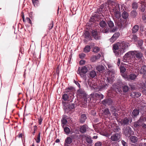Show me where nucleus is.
I'll list each match as a JSON object with an SVG mask.
<instances>
[{"label":"nucleus","instance_id":"f257e3e1","mask_svg":"<svg viewBox=\"0 0 146 146\" xmlns=\"http://www.w3.org/2000/svg\"><path fill=\"white\" fill-rule=\"evenodd\" d=\"M129 44L123 41L115 44L113 45V50L115 55L120 56L126 52Z\"/></svg>","mask_w":146,"mask_h":146},{"label":"nucleus","instance_id":"f03ea898","mask_svg":"<svg viewBox=\"0 0 146 146\" xmlns=\"http://www.w3.org/2000/svg\"><path fill=\"white\" fill-rule=\"evenodd\" d=\"M111 5L112 6V9L113 12L114 13V15L116 18L117 19L118 22L115 21V23H117V26L121 27L123 24V22L120 21H121V19H119L121 16V14L120 12L119 5V4L116 3L114 1H112L111 2Z\"/></svg>","mask_w":146,"mask_h":146},{"label":"nucleus","instance_id":"7ed1b4c3","mask_svg":"<svg viewBox=\"0 0 146 146\" xmlns=\"http://www.w3.org/2000/svg\"><path fill=\"white\" fill-rule=\"evenodd\" d=\"M107 65L109 68L110 69V70H109L107 72L108 75L107 77V80L108 82L110 84L112 83L115 80V72L114 70H111V68L112 67V65L109 63L107 64Z\"/></svg>","mask_w":146,"mask_h":146},{"label":"nucleus","instance_id":"20e7f679","mask_svg":"<svg viewBox=\"0 0 146 146\" xmlns=\"http://www.w3.org/2000/svg\"><path fill=\"white\" fill-rule=\"evenodd\" d=\"M91 67V65H89L82 67L81 68L80 67H79L77 71V73L82 77L84 78L85 76V74L87 72L88 70H89Z\"/></svg>","mask_w":146,"mask_h":146},{"label":"nucleus","instance_id":"39448f33","mask_svg":"<svg viewBox=\"0 0 146 146\" xmlns=\"http://www.w3.org/2000/svg\"><path fill=\"white\" fill-rule=\"evenodd\" d=\"M138 74H135L132 73L129 75H126L124 74H122V76L125 79L128 81L132 80L134 81L137 78Z\"/></svg>","mask_w":146,"mask_h":146},{"label":"nucleus","instance_id":"423d86ee","mask_svg":"<svg viewBox=\"0 0 146 146\" xmlns=\"http://www.w3.org/2000/svg\"><path fill=\"white\" fill-rule=\"evenodd\" d=\"M133 51L128 52L126 53L123 57V61L124 62H129V60L131 58H133Z\"/></svg>","mask_w":146,"mask_h":146},{"label":"nucleus","instance_id":"0eeeda50","mask_svg":"<svg viewBox=\"0 0 146 146\" xmlns=\"http://www.w3.org/2000/svg\"><path fill=\"white\" fill-rule=\"evenodd\" d=\"M120 135L119 133H115L113 134L111 136V139L113 141H119L120 140Z\"/></svg>","mask_w":146,"mask_h":146},{"label":"nucleus","instance_id":"6e6552de","mask_svg":"<svg viewBox=\"0 0 146 146\" xmlns=\"http://www.w3.org/2000/svg\"><path fill=\"white\" fill-rule=\"evenodd\" d=\"M102 115L103 116L104 118H107L109 116H110L111 113L108 108H106L102 110Z\"/></svg>","mask_w":146,"mask_h":146},{"label":"nucleus","instance_id":"1a4fd4ad","mask_svg":"<svg viewBox=\"0 0 146 146\" xmlns=\"http://www.w3.org/2000/svg\"><path fill=\"white\" fill-rule=\"evenodd\" d=\"M133 57H135V55L136 57L138 59H142V58L143 57V53L138 51L134 50L133 51Z\"/></svg>","mask_w":146,"mask_h":146},{"label":"nucleus","instance_id":"9d476101","mask_svg":"<svg viewBox=\"0 0 146 146\" xmlns=\"http://www.w3.org/2000/svg\"><path fill=\"white\" fill-rule=\"evenodd\" d=\"M120 35L119 33L118 32L115 33L109 39V41L112 43L113 42L119 37Z\"/></svg>","mask_w":146,"mask_h":146},{"label":"nucleus","instance_id":"9b49d317","mask_svg":"<svg viewBox=\"0 0 146 146\" xmlns=\"http://www.w3.org/2000/svg\"><path fill=\"white\" fill-rule=\"evenodd\" d=\"M102 103L103 105L105 106H106L107 105H110L113 103V100L110 98L107 99L103 100L102 101Z\"/></svg>","mask_w":146,"mask_h":146},{"label":"nucleus","instance_id":"f8f14e48","mask_svg":"<svg viewBox=\"0 0 146 146\" xmlns=\"http://www.w3.org/2000/svg\"><path fill=\"white\" fill-rule=\"evenodd\" d=\"M92 35L96 40H98L100 39V33L96 31L93 30L92 32Z\"/></svg>","mask_w":146,"mask_h":146},{"label":"nucleus","instance_id":"ddd939ff","mask_svg":"<svg viewBox=\"0 0 146 146\" xmlns=\"http://www.w3.org/2000/svg\"><path fill=\"white\" fill-rule=\"evenodd\" d=\"M129 119L127 117L124 118L119 121V123L123 126L125 125H127L129 124Z\"/></svg>","mask_w":146,"mask_h":146},{"label":"nucleus","instance_id":"4468645a","mask_svg":"<svg viewBox=\"0 0 146 146\" xmlns=\"http://www.w3.org/2000/svg\"><path fill=\"white\" fill-rule=\"evenodd\" d=\"M124 133L126 135H127L128 134L131 135L133 133L131 128L129 126L126 127L125 128Z\"/></svg>","mask_w":146,"mask_h":146},{"label":"nucleus","instance_id":"2eb2a0df","mask_svg":"<svg viewBox=\"0 0 146 146\" xmlns=\"http://www.w3.org/2000/svg\"><path fill=\"white\" fill-rule=\"evenodd\" d=\"M93 97H96L100 99H102L104 98V96L100 93H94L91 94Z\"/></svg>","mask_w":146,"mask_h":146},{"label":"nucleus","instance_id":"dca6fc26","mask_svg":"<svg viewBox=\"0 0 146 146\" xmlns=\"http://www.w3.org/2000/svg\"><path fill=\"white\" fill-rule=\"evenodd\" d=\"M65 92L66 93L69 94L73 95L74 94L75 90V89L72 87H69L66 89Z\"/></svg>","mask_w":146,"mask_h":146},{"label":"nucleus","instance_id":"f3484780","mask_svg":"<svg viewBox=\"0 0 146 146\" xmlns=\"http://www.w3.org/2000/svg\"><path fill=\"white\" fill-rule=\"evenodd\" d=\"M111 126L112 130L115 132H118L120 130L119 127L117 126L116 124H111Z\"/></svg>","mask_w":146,"mask_h":146},{"label":"nucleus","instance_id":"a211bd4d","mask_svg":"<svg viewBox=\"0 0 146 146\" xmlns=\"http://www.w3.org/2000/svg\"><path fill=\"white\" fill-rule=\"evenodd\" d=\"M136 69L138 70L139 72L141 74H142L146 70V66L143 65L142 66L140 69L139 67H137Z\"/></svg>","mask_w":146,"mask_h":146},{"label":"nucleus","instance_id":"6ab92c4d","mask_svg":"<svg viewBox=\"0 0 146 146\" xmlns=\"http://www.w3.org/2000/svg\"><path fill=\"white\" fill-rule=\"evenodd\" d=\"M72 141V139L71 137H67L65 140L64 146H68V144H70Z\"/></svg>","mask_w":146,"mask_h":146},{"label":"nucleus","instance_id":"aec40b11","mask_svg":"<svg viewBox=\"0 0 146 146\" xmlns=\"http://www.w3.org/2000/svg\"><path fill=\"white\" fill-rule=\"evenodd\" d=\"M139 113V110L135 109H134L132 112V116L134 118L136 117L138 115Z\"/></svg>","mask_w":146,"mask_h":146},{"label":"nucleus","instance_id":"412c9836","mask_svg":"<svg viewBox=\"0 0 146 146\" xmlns=\"http://www.w3.org/2000/svg\"><path fill=\"white\" fill-rule=\"evenodd\" d=\"M77 94L78 95L80 96H85V93L83 90L80 89L77 91Z\"/></svg>","mask_w":146,"mask_h":146},{"label":"nucleus","instance_id":"4be33fe9","mask_svg":"<svg viewBox=\"0 0 146 146\" xmlns=\"http://www.w3.org/2000/svg\"><path fill=\"white\" fill-rule=\"evenodd\" d=\"M141 93L139 92H131V96L132 97L138 98L141 95Z\"/></svg>","mask_w":146,"mask_h":146},{"label":"nucleus","instance_id":"5701e85b","mask_svg":"<svg viewBox=\"0 0 146 146\" xmlns=\"http://www.w3.org/2000/svg\"><path fill=\"white\" fill-rule=\"evenodd\" d=\"M129 138L131 142L132 143H135L137 141V137L135 136H130Z\"/></svg>","mask_w":146,"mask_h":146},{"label":"nucleus","instance_id":"b1692460","mask_svg":"<svg viewBox=\"0 0 146 146\" xmlns=\"http://www.w3.org/2000/svg\"><path fill=\"white\" fill-rule=\"evenodd\" d=\"M87 127V126L86 125H83L81 126L80 129V132L82 133H85L86 131Z\"/></svg>","mask_w":146,"mask_h":146},{"label":"nucleus","instance_id":"393cba45","mask_svg":"<svg viewBox=\"0 0 146 146\" xmlns=\"http://www.w3.org/2000/svg\"><path fill=\"white\" fill-rule=\"evenodd\" d=\"M142 123V122L139 119L137 121L135 122L134 123V126L135 127H140L141 126Z\"/></svg>","mask_w":146,"mask_h":146},{"label":"nucleus","instance_id":"a878e982","mask_svg":"<svg viewBox=\"0 0 146 146\" xmlns=\"http://www.w3.org/2000/svg\"><path fill=\"white\" fill-rule=\"evenodd\" d=\"M86 119V115L85 114H83L81 116L80 121L81 123H83L85 122Z\"/></svg>","mask_w":146,"mask_h":146},{"label":"nucleus","instance_id":"bb28decb","mask_svg":"<svg viewBox=\"0 0 146 146\" xmlns=\"http://www.w3.org/2000/svg\"><path fill=\"white\" fill-rule=\"evenodd\" d=\"M96 69L98 71L102 72L105 69V68L102 65H100L96 67Z\"/></svg>","mask_w":146,"mask_h":146},{"label":"nucleus","instance_id":"cd10ccee","mask_svg":"<svg viewBox=\"0 0 146 146\" xmlns=\"http://www.w3.org/2000/svg\"><path fill=\"white\" fill-rule=\"evenodd\" d=\"M111 111L113 115L115 117H117L118 116V114L116 111V110L114 107H112L111 108Z\"/></svg>","mask_w":146,"mask_h":146},{"label":"nucleus","instance_id":"c85d7f7f","mask_svg":"<svg viewBox=\"0 0 146 146\" xmlns=\"http://www.w3.org/2000/svg\"><path fill=\"white\" fill-rule=\"evenodd\" d=\"M108 86V85L107 84H104L102 85L100 87L98 88L99 90L100 91H102L103 90H106Z\"/></svg>","mask_w":146,"mask_h":146},{"label":"nucleus","instance_id":"c756f323","mask_svg":"<svg viewBox=\"0 0 146 146\" xmlns=\"http://www.w3.org/2000/svg\"><path fill=\"white\" fill-rule=\"evenodd\" d=\"M100 56L101 55L100 54H98L97 56H93L91 58L92 61L93 62H95L96 60L99 59L100 58Z\"/></svg>","mask_w":146,"mask_h":146},{"label":"nucleus","instance_id":"7c9ffc66","mask_svg":"<svg viewBox=\"0 0 146 146\" xmlns=\"http://www.w3.org/2000/svg\"><path fill=\"white\" fill-rule=\"evenodd\" d=\"M139 29V26L137 25H135L132 29V33H136Z\"/></svg>","mask_w":146,"mask_h":146},{"label":"nucleus","instance_id":"2f4dec72","mask_svg":"<svg viewBox=\"0 0 146 146\" xmlns=\"http://www.w3.org/2000/svg\"><path fill=\"white\" fill-rule=\"evenodd\" d=\"M129 89V87L127 85L123 86L122 87V90L124 92H127Z\"/></svg>","mask_w":146,"mask_h":146},{"label":"nucleus","instance_id":"473e14b6","mask_svg":"<svg viewBox=\"0 0 146 146\" xmlns=\"http://www.w3.org/2000/svg\"><path fill=\"white\" fill-rule=\"evenodd\" d=\"M128 14L126 11H124L122 13V17L124 19H127L128 17Z\"/></svg>","mask_w":146,"mask_h":146},{"label":"nucleus","instance_id":"72a5a7b5","mask_svg":"<svg viewBox=\"0 0 146 146\" xmlns=\"http://www.w3.org/2000/svg\"><path fill=\"white\" fill-rule=\"evenodd\" d=\"M130 38L132 40L134 41H137V37L135 35H132L130 36Z\"/></svg>","mask_w":146,"mask_h":146},{"label":"nucleus","instance_id":"f704fd0d","mask_svg":"<svg viewBox=\"0 0 146 146\" xmlns=\"http://www.w3.org/2000/svg\"><path fill=\"white\" fill-rule=\"evenodd\" d=\"M90 46L87 45L85 46L84 49V51L85 53H87L90 52Z\"/></svg>","mask_w":146,"mask_h":146},{"label":"nucleus","instance_id":"c9c22d12","mask_svg":"<svg viewBox=\"0 0 146 146\" xmlns=\"http://www.w3.org/2000/svg\"><path fill=\"white\" fill-rule=\"evenodd\" d=\"M84 37L85 38L88 39H90V33L88 31H86L84 33Z\"/></svg>","mask_w":146,"mask_h":146},{"label":"nucleus","instance_id":"e433bc0d","mask_svg":"<svg viewBox=\"0 0 146 146\" xmlns=\"http://www.w3.org/2000/svg\"><path fill=\"white\" fill-rule=\"evenodd\" d=\"M96 75V72L94 71H92L90 72V76L92 78H94Z\"/></svg>","mask_w":146,"mask_h":146},{"label":"nucleus","instance_id":"4c0bfd02","mask_svg":"<svg viewBox=\"0 0 146 146\" xmlns=\"http://www.w3.org/2000/svg\"><path fill=\"white\" fill-rule=\"evenodd\" d=\"M100 25L102 27H104L107 25V24L105 21H102L100 22Z\"/></svg>","mask_w":146,"mask_h":146},{"label":"nucleus","instance_id":"58836bf2","mask_svg":"<svg viewBox=\"0 0 146 146\" xmlns=\"http://www.w3.org/2000/svg\"><path fill=\"white\" fill-rule=\"evenodd\" d=\"M61 122L62 124V127H64V125L66 124L67 122V120L64 117H63L61 120Z\"/></svg>","mask_w":146,"mask_h":146},{"label":"nucleus","instance_id":"ea45409f","mask_svg":"<svg viewBox=\"0 0 146 146\" xmlns=\"http://www.w3.org/2000/svg\"><path fill=\"white\" fill-rule=\"evenodd\" d=\"M138 44L140 47L141 50H143V48L142 47V46L143 44V41L142 40H139L137 41Z\"/></svg>","mask_w":146,"mask_h":146},{"label":"nucleus","instance_id":"a19ab883","mask_svg":"<svg viewBox=\"0 0 146 146\" xmlns=\"http://www.w3.org/2000/svg\"><path fill=\"white\" fill-rule=\"evenodd\" d=\"M67 106H68V108L70 110L73 109L75 107V104H67Z\"/></svg>","mask_w":146,"mask_h":146},{"label":"nucleus","instance_id":"79ce46f5","mask_svg":"<svg viewBox=\"0 0 146 146\" xmlns=\"http://www.w3.org/2000/svg\"><path fill=\"white\" fill-rule=\"evenodd\" d=\"M131 14L132 17H135L137 16V13L135 10H133L131 12Z\"/></svg>","mask_w":146,"mask_h":146},{"label":"nucleus","instance_id":"37998d69","mask_svg":"<svg viewBox=\"0 0 146 146\" xmlns=\"http://www.w3.org/2000/svg\"><path fill=\"white\" fill-rule=\"evenodd\" d=\"M139 85L140 86V87L138 86L139 88H141L143 89H144L146 88V85L144 83L142 82L140 83L139 84Z\"/></svg>","mask_w":146,"mask_h":146},{"label":"nucleus","instance_id":"c03bdc74","mask_svg":"<svg viewBox=\"0 0 146 146\" xmlns=\"http://www.w3.org/2000/svg\"><path fill=\"white\" fill-rule=\"evenodd\" d=\"M139 119V121H141L142 122L146 121V116L144 115L141 116Z\"/></svg>","mask_w":146,"mask_h":146},{"label":"nucleus","instance_id":"a18cd8bd","mask_svg":"<svg viewBox=\"0 0 146 146\" xmlns=\"http://www.w3.org/2000/svg\"><path fill=\"white\" fill-rule=\"evenodd\" d=\"M108 24L109 26L111 28L113 27L114 26L113 23L111 20L108 21Z\"/></svg>","mask_w":146,"mask_h":146},{"label":"nucleus","instance_id":"49530a36","mask_svg":"<svg viewBox=\"0 0 146 146\" xmlns=\"http://www.w3.org/2000/svg\"><path fill=\"white\" fill-rule=\"evenodd\" d=\"M64 128V131L66 134H69L70 132V130L68 127H65Z\"/></svg>","mask_w":146,"mask_h":146},{"label":"nucleus","instance_id":"de8ad7c7","mask_svg":"<svg viewBox=\"0 0 146 146\" xmlns=\"http://www.w3.org/2000/svg\"><path fill=\"white\" fill-rule=\"evenodd\" d=\"M69 96L67 94H64L62 96V99L65 101H66L68 100Z\"/></svg>","mask_w":146,"mask_h":146},{"label":"nucleus","instance_id":"09e8293b","mask_svg":"<svg viewBox=\"0 0 146 146\" xmlns=\"http://www.w3.org/2000/svg\"><path fill=\"white\" fill-rule=\"evenodd\" d=\"M138 7L137 3L136 2H134L132 5V7L134 9H136Z\"/></svg>","mask_w":146,"mask_h":146},{"label":"nucleus","instance_id":"8fccbe9b","mask_svg":"<svg viewBox=\"0 0 146 146\" xmlns=\"http://www.w3.org/2000/svg\"><path fill=\"white\" fill-rule=\"evenodd\" d=\"M120 72L122 73H124L126 71V69L124 66H121L120 67Z\"/></svg>","mask_w":146,"mask_h":146},{"label":"nucleus","instance_id":"3c124183","mask_svg":"<svg viewBox=\"0 0 146 146\" xmlns=\"http://www.w3.org/2000/svg\"><path fill=\"white\" fill-rule=\"evenodd\" d=\"M40 133H39L37 139H36V142L37 143H38L40 141Z\"/></svg>","mask_w":146,"mask_h":146},{"label":"nucleus","instance_id":"603ef678","mask_svg":"<svg viewBox=\"0 0 146 146\" xmlns=\"http://www.w3.org/2000/svg\"><path fill=\"white\" fill-rule=\"evenodd\" d=\"M100 50V48L99 47L97 46L95 47L93 49V52H98Z\"/></svg>","mask_w":146,"mask_h":146},{"label":"nucleus","instance_id":"864d4df0","mask_svg":"<svg viewBox=\"0 0 146 146\" xmlns=\"http://www.w3.org/2000/svg\"><path fill=\"white\" fill-rule=\"evenodd\" d=\"M32 2L35 7L37 6V3H38V0H32Z\"/></svg>","mask_w":146,"mask_h":146},{"label":"nucleus","instance_id":"5fc2aeb1","mask_svg":"<svg viewBox=\"0 0 146 146\" xmlns=\"http://www.w3.org/2000/svg\"><path fill=\"white\" fill-rule=\"evenodd\" d=\"M86 141L87 142L89 143H91L92 142V140L91 139L88 137L86 138Z\"/></svg>","mask_w":146,"mask_h":146},{"label":"nucleus","instance_id":"6e6d98bb","mask_svg":"<svg viewBox=\"0 0 146 146\" xmlns=\"http://www.w3.org/2000/svg\"><path fill=\"white\" fill-rule=\"evenodd\" d=\"M86 56V54L83 53H81L79 54V57L81 59L84 58Z\"/></svg>","mask_w":146,"mask_h":146},{"label":"nucleus","instance_id":"4d7b16f0","mask_svg":"<svg viewBox=\"0 0 146 146\" xmlns=\"http://www.w3.org/2000/svg\"><path fill=\"white\" fill-rule=\"evenodd\" d=\"M102 143L100 141H98L95 145V146H102Z\"/></svg>","mask_w":146,"mask_h":146},{"label":"nucleus","instance_id":"13d9d810","mask_svg":"<svg viewBox=\"0 0 146 146\" xmlns=\"http://www.w3.org/2000/svg\"><path fill=\"white\" fill-rule=\"evenodd\" d=\"M140 9L141 10V11L142 12H144L145 10V6L144 5H142L141 8H140Z\"/></svg>","mask_w":146,"mask_h":146},{"label":"nucleus","instance_id":"bf43d9fd","mask_svg":"<svg viewBox=\"0 0 146 146\" xmlns=\"http://www.w3.org/2000/svg\"><path fill=\"white\" fill-rule=\"evenodd\" d=\"M86 63V61L84 60H81L80 62V65H83L84 64Z\"/></svg>","mask_w":146,"mask_h":146},{"label":"nucleus","instance_id":"052dcab7","mask_svg":"<svg viewBox=\"0 0 146 146\" xmlns=\"http://www.w3.org/2000/svg\"><path fill=\"white\" fill-rule=\"evenodd\" d=\"M53 26V24L52 22L51 23L48 25V27L50 29H51L52 28Z\"/></svg>","mask_w":146,"mask_h":146},{"label":"nucleus","instance_id":"680f3d73","mask_svg":"<svg viewBox=\"0 0 146 146\" xmlns=\"http://www.w3.org/2000/svg\"><path fill=\"white\" fill-rule=\"evenodd\" d=\"M26 20L27 22L30 23V24H31V19H30L28 17H27L26 19Z\"/></svg>","mask_w":146,"mask_h":146},{"label":"nucleus","instance_id":"e2e57ef3","mask_svg":"<svg viewBox=\"0 0 146 146\" xmlns=\"http://www.w3.org/2000/svg\"><path fill=\"white\" fill-rule=\"evenodd\" d=\"M121 143L124 146H127V143L124 141L122 140L121 141Z\"/></svg>","mask_w":146,"mask_h":146},{"label":"nucleus","instance_id":"0e129e2a","mask_svg":"<svg viewBox=\"0 0 146 146\" xmlns=\"http://www.w3.org/2000/svg\"><path fill=\"white\" fill-rule=\"evenodd\" d=\"M108 29H107L104 28V29L102 30V32L103 33H106L108 31Z\"/></svg>","mask_w":146,"mask_h":146},{"label":"nucleus","instance_id":"69168bd1","mask_svg":"<svg viewBox=\"0 0 146 146\" xmlns=\"http://www.w3.org/2000/svg\"><path fill=\"white\" fill-rule=\"evenodd\" d=\"M130 88L132 90H134L136 89L135 85H130Z\"/></svg>","mask_w":146,"mask_h":146},{"label":"nucleus","instance_id":"338daca9","mask_svg":"<svg viewBox=\"0 0 146 146\" xmlns=\"http://www.w3.org/2000/svg\"><path fill=\"white\" fill-rule=\"evenodd\" d=\"M142 19L144 22L146 23V17L145 16H143L142 17Z\"/></svg>","mask_w":146,"mask_h":146},{"label":"nucleus","instance_id":"774afa93","mask_svg":"<svg viewBox=\"0 0 146 146\" xmlns=\"http://www.w3.org/2000/svg\"><path fill=\"white\" fill-rule=\"evenodd\" d=\"M143 74V77L144 78H146V70Z\"/></svg>","mask_w":146,"mask_h":146}]
</instances>
